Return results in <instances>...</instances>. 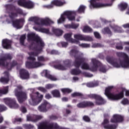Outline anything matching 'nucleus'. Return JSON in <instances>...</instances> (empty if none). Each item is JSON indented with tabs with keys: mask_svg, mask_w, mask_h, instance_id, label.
<instances>
[{
	"mask_svg": "<svg viewBox=\"0 0 129 129\" xmlns=\"http://www.w3.org/2000/svg\"><path fill=\"white\" fill-rule=\"evenodd\" d=\"M116 55L119 58L107 56L106 60L108 63L116 68H129V57L125 53L117 52Z\"/></svg>",
	"mask_w": 129,
	"mask_h": 129,
	"instance_id": "1",
	"label": "nucleus"
},
{
	"mask_svg": "<svg viewBox=\"0 0 129 129\" xmlns=\"http://www.w3.org/2000/svg\"><path fill=\"white\" fill-rule=\"evenodd\" d=\"M28 41H33L29 45L30 50L32 51H42L45 47V43L39 36H36L35 33L28 34L27 35Z\"/></svg>",
	"mask_w": 129,
	"mask_h": 129,
	"instance_id": "2",
	"label": "nucleus"
},
{
	"mask_svg": "<svg viewBox=\"0 0 129 129\" xmlns=\"http://www.w3.org/2000/svg\"><path fill=\"white\" fill-rule=\"evenodd\" d=\"M113 88V86H110L108 88H106L105 90V94L106 96L111 99V100H119V99H121L123 98L124 96V91L125 90V89L122 88L121 91L120 93L118 94H113L111 93V90Z\"/></svg>",
	"mask_w": 129,
	"mask_h": 129,
	"instance_id": "3",
	"label": "nucleus"
},
{
	"mask_svg": "<svg viewBox=\"0 0 129 129\" xmlns=\"http://www.w3.org/2000/svg\"><path fill=\"white\" fill-rule=\"evenodd\" d=\"M91 62L92 66L90 67V70L92 72H96L97 69L99 68L100 72L105 73L106 72V67L103 65L99 60L96 58H92Z\"/></svg>",
	"mask_w": 129,
	"mask_h": 129,
	"instance_id": "4",
	"label": "nucleus"
},
{
	"mask_svg": "<svg viewBox=\"0 0 129 129\" xmlns=\"http://www.w3.org/2000/svg\"><path fill=\"white\" fill-rule=\"evenodd\" d=\"M71 56L75 58L74 66L76 68H80L82 63L85 62V58L78 56V51L76 49H72L70 52Z\"/></svg>",
	"mask_w": 129,
	"mask_h": 129,
	"instance_id": "5",
	"label": "nucleus"
},
{
	"mask_svg": "<svg viewBox=\"0 0 129 129\" xmlns=\"http://www.w3.org/2000/svg\"><path fill=\"white\" fill-rule=\"evenodd\" d=\"M67 17L69 21H75V16H76V12L75 11H65L62 15H61L59 19L57 20L58 24H62L65 22Z\"/></svg>",
	"mask_w": 129,
	"mask_h": 129,
	"instance_id": "6",
	"label": "nucleus"
},
{
	"mask_svg": "<svg viewBox=\"0 0 129 129\" xmlns=\"http://www.w3.org/2000/svg\"><path fill=\"white\" fill-rule=\"evenodd\" d=\"M30 95L31 100H29V103L30 105H33V106L38 105V104L42 101L43 97H44V96L40 94L39 92L32 93L30 94Z\"/></svg>",
	"mask_w": 129,
	"mask_h": 129,
	"instance_id": "7",
	"label": "nucleus"
},
{
	"mask_svg": "<svg viewBox=\"0 0 129 129\" xmlns=\"http://www.w3.org/2000/svg\"><path fill=\"white\" fill-rule=\"evenodd\" d=\"M17 4L20 7H22L25 9H33L34 7H35V4L31 1L18 0Z\"/></svg>",
	"mask_w": 129,
	"mask_h": 129,
	"instance_id": "8",
	"label": "nucleus"
},
{
	"mask_svg": "<svg viewBox=\"0 0 129 129\" xmlns=\"http://www.w3.org/2000/svg\"><path fill=\"white\" fill-rule=\"evenodd\" d=\"M13 59V56L10 53L5 54L1 58H0V67H6L8 68L10 63L8 62V60Z\"/></svg>",
	"mask_w": 129,
	"mask_h": 129,
	"instance_id": "9",
	"label": "nucleus"
},
{
	"mask_svg": "<svg viewBox=\"0 0 129 129\" xmlns=\"http://www.w3.org/2000/svg\"><path fill=\"white\" fill-rule=\"evenodd\" d=\"M88 98H92L95 99L96 104L97 105H102V104H104L105 103V101L101 96L95 94H90L87 95Z\"/></svg>",
	"mask_w": 129,
	"mask_h": 129,
	"instance_id": "10",
	"label": "nucleus"
},
{
	"mask_svg": "<svg viewBox=\"0 0 129 129\" xmlns=\"http://www.w3.org/2000/svg\"><path fill=\"white\" fill-rule=\"evenodd\" d=\"M4 101L10 108H18L19 107V104L17 103V101L15 99L5 98L4 99Z\"/></svg>",
	"mask_w": 129,
	"mask_h": 129,
	"instance_id": "11",
	"label": "nucleus"
},
{
	"mask_svg": "<svg viewBox=\"0 0 129 129\" xmlns=\"http://www.w3.org/2000/svg\"><path fill=\"white\" fill-rule=\"evenodd\" d=\"M51 107H52L51 104L47 100H44L41 104L38 106V110L40 112H47Z\"/></svg>",
	"mask_w": 129,
	"mask_h": 129,
	"instance_id": "12",
	"label": "nucleus"
},
{
	"mask_svg": "<svg viewBox=\"0 0 129 129\" xmlns=\"http://www.w3.org/2000/svg\"><path fill=\"white\" fill-rule=\"evenodd\" d=\"M15 96L17 97L19 103H23L25 100H27V93L25 92L16 91Z\"/></svg>",
	"mask_w": 129,
	"mask_h": 129,
	"instance_id": "13",
	"label": "nucleus"
},
{
	"mask_svg": "<svg viewBox=\"0 0 129 129\" xmlns=\"http://www.w3.org/2000/svg\"><path fill=\"white\" fill-rule=\"evenodd\" d=\"M45 64L43 63L36 61H26L25 66L28 69H33L34 68H39L41 66H44Z\"/></svg>",
	"mask_w": 129,
	"mask_h": 129,
	"instance_id": "14",
	"label": "nucleus"
},
{
	"mask_svg": "<svg viewBox=\"0 0 129 129\" xmlns=\"http://www.w3.org/2000/svg\"><path fill=\"white\" fill-rule=\"evenodd\" d=\"M94 103L90 101H83L77 105L78 108H86V107H93Z\"/></svg>",
	"mask_w": 129,
	"mask_h": 129,
	"instance_id": "15",
	"label": "nucleus"
},
{
	"mask_svg": "<svg viewBox=\"0 0 129 129\" xmlns=\"http://www.w3.org/2000/svg\"><path fill=\"white\" fill-rule=\"evenodd\" d=\"M124 121V117L119 114H114L111 118L110 121L113 123H120Z\"/></svg>",
	"mask_w": 129,
	"mask_h": 129,
	"instance_id": "16",
	"label": "nucleus"
},
{
	"mask_svg": "<svg viewBox=\"0 0 129 129\" xmlns=\"http://www.w3.org/2000/svg\"><path fill=\"white\" fill-rule=\"evenodd\" d=\"M108 123H109V120L107 119H104L102 123V125L105 129H116L117 127V124Z\"/></svg>",
	"mask_w": 129,
	"mask_h": 129,
	"instance_id": "17",
	"label": "nucleus"
},
{
	"mask_svg": "<svg viewBox=\"0 0 129 129\" xmlns=\"http://www.w3.org/2000/svg\"><path fill=\"white\" fill-rule=\"evenodd\" d=\"M19 75L21 79L24 80L30 78L29 71L25 69H21L19 71Z\"/></svg>",
	"mask_w": 129,
	"mask_h": 129,
	"instance_id": "18",
	"label": "nucleus"
},
{
	"mask_svg": "<svg viewBox=\"0 0 129 129\" xmlns=\"http://www.w3.org/2000/svg\"><path fill=\"white\" fill-rule=\"evenodd\" d=\"M42 74L44 75L45 78L51 80V81H56L57 78L50 74V73L48 70H44L43 71Z\"/></svg>",
	"mask_w": 129,
	"mask_h": 129,
	"instance_id": "19",
	"label": "nucleus"
},
{
	"mask_svg": "<svg viewBox=\"0 0 129 129\" xmlns=\"http://www.w3.org/2000/svg\"><path fill=\"white\" fill-rule=\"evenodd\" d=\"M63 37L66 41H68V42H70V43H74L75 44H78V43H79V41L72 38V33H66L64 35Z\"/></svg>",
	"mask_w": 129,
	"mask_h": 129,
	"instance_id": "20",
	"label": "nucleus"
},
{
	"mask_svg": "<svg viewBox=\"0 0 129 129\" xmlns=\"http://www.w3.org/2000/svg\"><path fill=\"white\" fill-rule=\"evenodd\" d=\"M12 43L13 42L11 40L4 39L2 41V46L4 49H11L12 48Z\"/></svg>",
	"mask_w": 129,
	"mask_h": 129,
	"instance_id": "21",
	"label": "nucleus"
},
{
	"mask_svg": "<svg viewBox=\"0 0 129 129\" xmlns=\"http://www.w3.org/2000/svg\"><path fill=\"white\" fill-rule=\"evenodd\" d=\"M54 86L55 85L54 84H48L45 85V88L43 87H39L37 88V89L43 93H46V92L47 91V89H52V88H53Z\"/></svg>",
	"mask_w": 129,
	"mask_h": 129,
	"instance_id": "22",
	"label": "nucleus"
},
{
	"mask_svg": "<svg viewBox=\"0 0 129 129\" xmlns=\"http://www.w3.org/2000/svg\"><path fill=\"white\" fill-rule=\"evenodd\" d=\"M24 22L25 20L23 18L16 19L12 21L13 26L16 29H21V23H24Z\"/></svg>",
	"mask_w": 129,
	"mask_h": 129,
	"instance_id": "23",
	"label": "nucleus"
},
{
	"mask_svg": "<svg viewBox=\"0 0 129 129\" xmlns=\"http://www.w3.org/2000/svg\"><path fill=\"white\" fill-rule=\"evenodd\" d=\"M75 39L80 41H91L92 38L89 36H85L81 34H76L74 35Z\"/></svg>",
	"mask_w": 129,
	"mask_h": 129,
	"instance_id": "24",
	"label": "nucleus"
},
{
	"mask_svg": "<svg viewBox=\"0 0 129 129\" xmlns=\"http://www.w3.org/2000/svg\"><path fill=\"white\" fill-rule=\"evenodd\" d=\"M4 74H5L6 77H1L0 78V82L2 83H5V84H8V83H9V81H10V74L8 72H5Z\"/></svg>",
	"mask_w": 129,
	"mask_h": 129,
	"instance_id": "25",
	"label": "nucleus"
},
{
	"mask_svg": "<svg viewBox=\"0 0 129 129\" xmlns=\"http://www.w3.org/2000/svg\"><path fill=\"white\" fill-rule=\"evenodd\" d=\"M51 4L53 6H55V7H62V6L66 4V2L61 0H53Z\"/></svg>",
	"mask_w": 129,
	"mask_h": 129,
	"instance_id": "26",
	"label": "nucleus"
},
{
	"mask_svg": "<svg viewBox=\"0 0 129 129\" xmlns=\"http://www.w3.org/2000/svg\"><path fill=\"white\" fill-rule=\"evenodd\" d=\"M55 62L56 64L54 66L55 69L62 71L66 70V68L61 64L60 60H56Z\"/></svg>",
	"mask_w": 129,
	"mask_h": 129,
	"instance_id": "27",
	"label": "nucleus"
},
{
	"mask_svg": "<svg viewBox=\"0 0 129 129\" xmlns=\"http://www.w3.org/2000/svg\"><path fill=\"white\" fill-rule=\"evenodd\" d=\"M41 24L43 26H50L51 24H54V22L49 19H46L45 20L42 19L41 20Z\"/></svg>",
	"mask_w": 129,
	"mask_h": 129,
	"instance_id": "28",
	"label": "nucleus"
},
{
	"mask_svg": "<svg viewBox=\"0 0 129 129\" xmlns=\"http://www.w3.org/2000/svg\"><path fill=\"white\" fill-rule=\"evenodd\" d=\"M51 93L53 97H56V98L61 97V94L60 93V91H59V90H53L51 91Z\"/></svg>",
	"mask_w": 129,
	"mask_h": 129,
	"instance_id": "29",
	"label": "nucleus"
},
{
	"mask_svg": "<svg viewBox=\"0 0 129 129\" xmlns=\"http://www.w3.org/2000/svg\"><path fill=\"white\" fill-rule=\"evenodd\" d=\"M76 69H73L71 71V74L72 75H80L81 74L82 72L79 68H76Z\"/></svg>",
	"mask_w": 129,
	"mask_h": 129,
	"instance_id": "30",
	"label": "nucleus"
},
{
	"mask_svg": "<svg viewBox=\"0 0 129 129\" xmlns=\"http://www.w3.org/2000/svg\"><path fill=\"white\" fill-rule=\"evenodd\" d=\"M30 20V21L34 22L36 25H38L39 26L42 25L41 22L42 21V19H41L38 17H31Z\"/></svg>",
	"mask_w": 129,
	"mask_h": 129,
	"instance_id": "31",
	"label": "nucleus"
},
{
	"mask_svg": "<svg viewBox=\"0 0 129 129\" xmlns=\"http://www.w3.org/2000/svg\"><path fill=\"white\" fill-rule=\"evenodd\" d=\"M67 29H77L79 27V24L72 23L71 24H67L64 26Z\"/></svg>",
	"mask_w": 129,
	"mask_h": 129,
	"instance_id": "32",
	"label": "nucleus"
},
{
	"mask_svg": "<svg viewBox=\"0 0 129 129\" xmlns=\"http://www.w3.org/2000/svg\"><path fill=\"white\" fill-rule=\"evenodd\" d=\"M5 8L7 11H10V12H12L13 11H15L16 6L12 4H7L5 5Z\"/></svg>",
	"mask_w": 129,
	"mask_h": 129,
	"instance_id": "33",
	"label": "nucleus"
},
{
	"mask_svg": "<svg viewBox=\"0 0 129 129\" xmlns=\"http://www.w3.org/2000/svg\"><path fill=\"white\" fill-rule=\"evenodd\" d=\"M9 92V86H6L3 89H0V97L5 94H7Z\"/></svg>",
	"mask_w": 129,
	"mask_h": 129,
	"instance_id": "34",
	"label": "nucleus"
},
{
	"mask_svg": "<svg viewBox=\"0 0 129 129\" xmlns=\"http://www.w3.org/2000/svg\"><path fill=\"white\" fill-rule=\"evenodd\" d=\"M84 33H92L93 32V29L91 28L89 26H85L83 29Z\"/></svg>",
	"mask_w": 129,
	"mask_h": 129,
	"instance_id": "35",
	"label": "nucleus"
},
{
	"mask_svg": "<svg viewBox=\"0 0 129 129\" xmlns=\"http://www.w3.org/2000/svg\"><path fill=\"white\" fill-rule=\"evenodd\" d=\"M17 65H18V62L16 60H13L10 63V67H9V66L7 67V69L9 71L11 70L14 67L17 66Z\"/></svg>",
	"mask_w": 129,
	"mask_h": 129,
	"instance_id": "36",
	"label": "nucleus"
},
{
	"mask_svg": "<svg viewBox=\"0 0 129 129\" xmlns=\"http://www.w3.org/2000/svg\"><path fill=\"white\" fill-rule=\"evenodd\" d=\"M85 9H86V7L83 5H81L77 10V13H78V14H82V13H84Z\"/></svg>",
	"mask_w": 129,
	"mask_h": 129,
	"instance_id": "37",
	"label": "nucleus"
},
{
	"mask_svg": "<svg viewBox=\"0 0 129 129\" xmlns=\"http://www.w3.org/2000/svg\"><path fill=\"white\" fill-rule=\"evenodd\" d=\"M18 14L16 12H11L9 14V17L12 21H14L15 18H18Z\"/></svg>",
	"mask_w": 129,
	"mask_h": 129,
	"instance_id": "38",
	"label": "nucleus"
},
{
	"mask_svg": "<svg viewBox=\"0 0 129 129\" xmlns=\"http://www.w3.org/2000/svg\"><path fill=\"white\" fill-rule=\"evenodd\" d=\"M102 32L103 34H107L108 35H110V36H111V35H112V33L108 27H105V28H104L102 30Z\"/></svg>",
	"mask_w": 129,
	"mask_h": 129,
	"instance_id": "39",
	"label": "nucleus"
},
{
	"mask_svg": "<svg viewBox=\"0 0 129 129\" xmlns=\"http://www.w3.org/2000/svg\"><path fill=\"white\" fill-rule=\"evenodd\" d=\"M25 40H26V35L24 34L21 35L20 38V43L22 46L25 45Z\"/></svg>",
	"mask_w": 129,
	"mask_h": 129,
	"instance_id": "40",
	"label": "nucleus"
},
{
	"mask_svg": "<svg viewBox=\"0 0 129 129\" xmlns=\"http://www.w3.org/2000/svg\"><path fill=\"white\" fill-rule=\"evenodd\" d=\"M53 33L56 36H60L63 34V31L60 29H54L53 30Z\"/></svg>",
	"mask_w": 129,
	"mask_h": 129,
	"instance_id": "41",
	"label": "nucleus"
},
{
	"mask_svg": "<svg viewBox=\"0 0 129 129\" xmlns=\"http://www.w3.org/2000/svg\"><path fill=\"white\" fill-rule=\"evenodd\" d=\"M87 87H95L96 86H98V82H90L86 84Z\"/></svg>",
	"mask_w": 129,
	"mask_h": 129,
	"instance_id": "42",
	"label": "nucleus"
},
{
	"mask_svg": "<svg viewBox=\"0 0 129 129\" xmlns=\"http://www.w3.org/2000/svg\"><path fill=\"white\" fill-rule=\"evenodd\" d=\"M32 118L33 121H38V120L42 119V118H43V116L41 115H34L32 117Z\"/></svg>",
	"mask_w": 129,
	"mask_h": 129,
	"instance_id": "43",
	"label": "nucleus"
},
{
	"mask_svg": "<svg viewBox=\"0 0 129 129\" xmlns=\"http://www.w3.org/2000/svg\"><path fill=\"white\" fill-rule=\"evenodd\" d=\"M61 91L63 94H66V93H71V92H72V90L69 88H62L61 89Z\"/></svg>",
	"mask_w": 129,
	"mask_h": 129,
	"instance_id": "44",
	"label": "nucleus"
},
{
	"mask_svg": "<svg viewBox=\"0 0 129 129\" xmlns=\"http://www.w3.org/2000/svg\"><path fill=\"white\" fill-rule=\"evenodd\" d=\"M63 63L66 67H70L71 66V63H72V60L66 59L63 61Z\"/></svg>",
	"mask_w": 129,
	"mask_h": 129,
	"instance_id": "45",
	"label": "nucleus"
},
{
	"mask_svg": "<svg viewBox=\"0 0 129 129\" xmlns=\"http://www.w3.org/2000/svg\"><path fill=\"white\" fill-rule=\"evenodd\" d=\"M72 97H76L78 96L81 97V98H83V94L79 92H74V93L72 94Z\"/></svg>",
	"mask_w": 129,
	"mask_h": 129,
	"instance_id": "46",
	"label": "nucleus"
},
{
	"mask_svg": "<svg viewBox=\"0 0 129 129\" xmlns=\"http://www.w3.org/2000/svg\"><path fill=\"white\" fill-rule=\"evenodd\" d=\"M119 8H120L121 11H124L127 8V4L121 3L119 5Z\"/></svg>",
	"mask_w": 129,
	"mask_h": 129,
	"instance_id": "47",
	"label": "nucleus"
},
{
	"mask_svg": "<svg viewBox=\"0 0 129 129\" xmlns=\"http://www.w3.org/2000/svg\"><path fill=\"white\" fill-rule=\"evenodd\" d=\"M23 127L25 129H33L34 126L31 124H23Z\"/></svg>",
	"mask_w": 129,
	"mask_h": 129,
	"instance_id": "48",
	"label": "nucleus"
},
{
	"mask_svg": "<svg viewBox=\"0 0 129 129\" xmlns=\"http://www.w3.org/2000/svg\"><path fill=\"white\" fill-rule=\"evenodd\" d=\"M82 64V69H84L85 70H88V69H89L90 70V67L89 68L88 63L86 62H83Z\"/></svg>",
	"mask_w": 129,
	"mask_h": 129,
	"instance_id": "49",
	"label": "nucleus"
},
{
	"mask_svg": "<svg viewBox=\"0 0 129 129\" xmlns=\"http://www.w3.org/2000/svg\"><path fill=\"white\" fill-rule=\"evenodd\" d=\"M37 60L38 61H35V62H39V63H42V62H46V58H45L44 56H38Z\"/></svg>",
	"mask_w": 129,
	"mask_h": 129,
	"instance_id": "50",
	"label": "nucleus"
},
{
	"mask_svg": "<svg viewBox=\"0 0 129 129\" xmlns=\"http://www.w3.org/2000/svg\"><path fill=\"white\" fill-rule=\"evenodd\" d=\"M39 32L44 33L45 34H50V30L47 28H41L39 29Z\"/></svg>",
	"mask_w": 129,
	"mask_h": 129,
	"instance_id": "51",
	"label": "nucleus"
},
{
	"mask_svg": "<svg viewBox=\"0 0 129 129\" xmlns=\"http://www.w3.org/2000/svg\"><path fill=\"white\" fill-rule=\"evenodd\" d=\"M58 46H61L63 48H66L68 46V42L61 41L57 43Z\"/></svg>",
	"mask_w": 129,
	"mask_h": 129,
	"instance_id": "52",
	"label": "nucleus"
},
{
	"mask_svg": "<svg viewBox=\"0 0 129 129\" xmlns=\"http://www.w3.org/2000/svg\"><path fill=\"white\" fill-rule=\"evenodd\" d=\"M121 103L123 105H128L129 100L127 98H124L121 101Z\"/></svg>",
	"mask_w": 129,
	"mask_h": 129,
	"instance_id": "53",
	"label": "nucleus"
},
{
	"mask_svg": "<svg viewBox=\"0 0 129 129\" xmlns=\"http://www.w3.org/2000/svg\"><path fill=\"white\" fill-rule=\"evenodd\" d=\"M14 11H15L16 13L17 14V15H23V14H24L23 10L20 8H16L15 7Z\"/></svg>",
	"mask_w": 129,
	"mask_h": 129,
	"instance_id": "54",
	"label": "nucleus"
},
{
	"mask_svg": "<svg viewBox=\"0 0 129 129\" xmlns=\"http://www.w3.org/2000/svg\"><path fill=\"white\" fill-rule=\"evenodd\" d=\"M35 51H35V52H34V51L30 52L29 53L30 56H38V55H39V54H40V52H42V51H39V50H35Z\"/></svg>",
	"mask_w": 129,
	"mask_h": 129,
	"instance_id": "55",
	"label": "nucleus"
},
{
	"mask_svg": "<svg viewBox=\"0 0 129 129\" xmlns=\"http://www.w3.org/2000/svg\"><path fill=\"white\" fill-rule=\"evenodd\" d=\"M83 120H84V121H85V122H90L91 120L90 119V117H89V116H88V115L83 116Z\"/></svg>",
	"mask_w": 129,
	"mask_h": 129,
	"instance_id": "56",
	"label": "nucleus"
},
{
	"mask_svg": "<svg viewBox=\"0 0 129 129\" xmlns=\"http://www.w3.org/2000/svg\"><path fill=\"white\" fill-rule=\"evenodd\" d=\"M50 54L51 55H60V52L56 49H52L50 51Z\"/></svg>",
	"mask_w": 129,
	"mask_h": 129,
	"instance_id": "57",
	"label": "nucleus"
},
{
	"mask_svg": "<svg viewBox=\"0 0 129 129\" xmlns=\"http://www.w3.org/2000/svg\"><path fill=\"white\" fill-rule=\"evenodd\" d=\"M7 107L4 104H0V112L7 110Z\"/></svg>",
	"mask_w": 129,
	"mask_h": 129,
	"instance_id": "58",
	"label": "nucleus"
},
{
	"mask_svg": "<svg viewBox=\"0 0 129 129\" xmlns=\"http://www.w3.org/2000/svg\"><path fill=\"white\" fill-rule=\"evenodd\" d=\"M80 46L82 48H89L90 47V45L87 43H82L80 44Z\"/></svg>",
	"mask_w": 129,
	"mask_h": 129,
	"instance_id": "59",
	"label": "nucleus"
},
{
	"mask_svg": "<svg viewBox=\"0 0 129 129\" xmlns=\"http://www.w3.org/2000/svg\"><path fill=\"white\" fill-rule=\"evenodd\" d=\"M20 110L23 113H26V112H27V108L24 106L20 107Z\"/></svg>",
	"mask_w": 129,
	"mask_h": 129,
	"instance_id": "60",
	"label": "nucleus"
},
{
	"mask_svg": "<svg viewBox=\"0 0 129 129\" xmlns=\"http://www.w3.org/2000/svg\"><path fill=\"white\" fill-rule=\"evenodd\" d=\"M27 59L30 61H32V62L36 61V57L33 55H30L29 57L27 58Z\"/></svg>",
	"mask_w": 129,
	"mask_h": 129,
	"instance_id": "61",
	"label": "nucleus"
},
{
	"mask_svg": "<svg viewBox=\"0 0 129 129\" xmlns=\"http://www.w3.org/2000/svg\"><path fill=\"white\" fill-rule=\"evenodd\" d=\"M49 118L51 120H56V119H57L58 117L56 115H51L49 116Z\"/></svg>",
	"mask_w": 129,
	"mask_h": 129,
	"instance_id": "62",
	"label": "nucleus"
},
{
	"mask_svg": "<svg viewBox=\"0 0 129 129\" xmlns=\"http://www.w3.org/2000/svg\"><path fill=\"white\" fill-rule=\"evenodd\" d=\"M94 36L97 39H100V34L97 32H94Z\"/></svg>",
	"mask_w": 129,
	"mask_h": 129,
	"instance_id": "63",
	"label": "nucleus"
},
{
	"mask_svg": "<svg viewBox=\"0 0 129 129\" xmlns=\"http://www.w3.org/2000/svg\"><path fill=\"white\" fill-rule=\"evenodd\" d=\"M45 98L46 99H50L52 98V96H51V95L49 93H47V94H45Z\"/></svg>",
	"mask_w": 129,
	"mask_h": 129,
	"instance_id": "64",
	"label": "nucleus"
}]
</instances>
